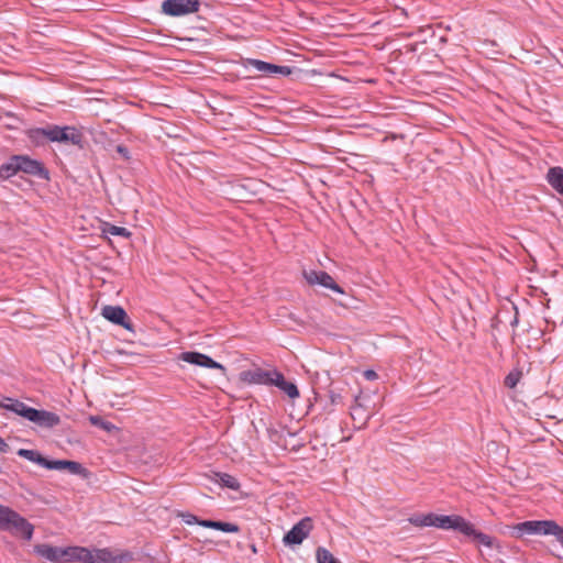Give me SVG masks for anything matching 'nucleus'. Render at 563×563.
Listing matches in <instances>:
<instances>
[{
  "label": "nucleus",
  "mask_w": 563,
  "mask_h": 563,
  "mask_svg": "<svg viewBox=\"0 0 563 563\" xmlns=\"http://www.w3.org/2000/svg\"><path fill=\"white\" fill-rule=\"evenodd\" d=\"M409 522L415 527H431L432 512L412 516L409 518Z\"/></svg>",
  "instance_id": "nucleus-24"
},
{
  "label": "nucleus",
  "mask_w": 563,
  "mask_h": 563,
  "mask_svg": "<svg viewBox=\"0 0 563 563\" xmlns=\"http://www.w3.org/2000/svg\"><path fill=\"white\" fill-rule=\"evenodd\" d=\"M13 162L19 164V173H24L40 179L48 180L49 172L45 165L27 155H13Z\"/></svg>",
  "instance_id": "nucleus-7"
},
{
  "label": "nucleus",
  "mask_w": 563,
  "mask_h": 563,
  "mask_svg": "<svg viewBox=\"0 0 563 563\" xmlns=\"http://www.w3.org/2000/svg\"><path fill=\"white\" fill-rule=\"evenodd\" d=\"M302 275L309 285H320L339 294L344 292L342 287L324 271H303Z\"/></svg>",
  "instance_id": "nucleus-11"
},
{
  "label": "nucleus",
  "mask_w": 563,
  "mask_h": 563,
  "mask_svg": "<svg viewBox=\"0 0 563 563\" xmlns=\"http://www.w3.org/2000/svg\"><path fill=\"white\" fill-rule=\"evenodd\" d=\"M277 373V369H271L266 371L261 367H255L247 371H242L239 374V379L242 383H245L247 385H265V386H273L274 382V374Z\"/></svg>",
  "instance_id": "nucleus-10"
},
{
  "label": "nucleus",
  "mask_w": 563,
  "mask_h": 563,
  "mask_svg": "<svg viewBox=\"0 0 563 563\" xmlns=\"http://www.w3.org/2000/svg\"><path fill=\"white\" fill-rule=\"evenodd\" d=\"M102 232L106 234L114 235V236H122L125 239H129L131 236V232L124 228V227H118L111 223H104V227L102 229Z\"/></svg>",
  "instance_id": "nucleus-22"
},
{
  "label": "nucleus",
  "mask_w": 563,
  "mask_h": 563,
  "mask_svg": "<svg viewBox=\"0 0 563 563\" xmlns=\"http://www.w3.org/2000/svg\"><path fill=\"white\" fill-rule=\"evenodd\" d=\"M545 179L548 184L563 197V167L554 166L550 167Z\"/></svg>",
  "instance_id": "nucleus-19"
},
{
  "label": "nucleus",
  "mask_w": 563,
  "mask_h": 563,
  "mask_svg": "<svg viewBox=\"0 0 563 563\" xmlns=\"http://www.w3.org/2000/svg\"><path fill=\"white\" fill-rule=\"evenodd\" d=\"M89 421L92 426L99 427L102 430L111 432L115 429V426L110 421L103 420L100 416H90Z\"/></svg>",
  "instance_id": "nucleus-26"
},
{
  "label": "nucleus",
  "mask_w": 563,
  "mask_h": 563,
  "mask_svg": "<svg viewBox=\"0 0 563 563\" xmlns=\"http://www.w3.org/2000/svg\"><path fill=\"white\" fill-rule=\"evenodd\" d=\"M34 552L53 563H123L131 559L130 553H113L111 550L84 547L60 548L51 544H36Z\"/></svg>",
  "instance_id": "nucleus-1"
},
{
  "label": "nucleus",
  "mask_w": 563,
  "mask_h": 563,
  "mask_svg": "<svg viewBox=\"0 0 563 563\" xmlns=\"http://www.w3.org/2000/svg\"><path fill=\"white\" fill-rule=\"evenodd\" d=\"M101 316L113 324L133 331V323L128 317L126 311L120 306H104L101 310Z\"/></svg>",
  "instance_id": "nucleus-13"
},
{
  "label": "nucleus",
  "mask_w": 563,
  "mask_h": 563,
  "mask_svg": "<svg viewBox=\"0 0 563 563\" xmlns=\"http://www.w3.org/2000/svg\"><path fill=\"white\" fill-rule=\"evenodd\" d=\"M184 521L187 525H192V523H197V521H200V520L196 516L188 514V515L184 516Z\"/></svg>",
  "instance_id": "nucleus-30"
},
{
  "label": "nucleus",
  "mask_w": 563,
  "mask_h": 563,
  "mask_svg": "<svg viewBox=\"0 0 563 563\" xmlns=\"http://www.w3.org/2000/svg\"><path fill=\"white\" fill-rule=\"evenodd\" d=\"M431 527L443 530H455L463 536L471 539L476 544L486 548L499 549V543L496 538L490 537L475 529V526L459 515H437L432 514Z\"/></svg>",
  "instance_id": "nucleus-2"
},
{
  "label": "nucleus",
  "mask_w": 563,
  "mask_h": 563,
  "mask_svg": "<svg viewBox=\"0 0 563 563\" xmlns=\"http://www.w3.org/2000/svg\"><path fill=\"white\" fill-rule=\"evenodd\" d=\"M52 142L71 144L77 146L79 150H84L86 146L84 133L74 125L60 126L52 124Z\"/></svg>",
  "instance_id": "nucleus-6"
},
{
  "label": "nucleus",
  "mask_w": 563,
  "mask_h": 563,
  "mask_svg": "<svg viewBox=\"0 0 563 563\" xmlns=\"http://www.w3.org/2000/svg\"><path fill=\"white\" fill-rule=\"evenodd\" d=\"M41 428L52 429L60 423V417L55 412L33 408L27 419Z\"/></svg>",
  "instance_id": "nucleus-15"
},
{
  "label": "nucleus",
  "mask_w": 563,
  "mask_h": 563,
  "mask_svg": "<svg viewBox=\"0 0 563 563\" xmlns=\"http://www.w3.org/2000/svg\"><path fill=\"white\" fill-rule=\"evenodd\" d=\"M179 360L201 367L225 371V367L222 364L199 352H183L179 354Z\"/></svg>",
  "instance_id": "nucleus-14"
},
{
  "label": "nucleus",
  "mask_w": 563,
  "mask_h": 563,
  "mask_svg": "<svg viewBox=\"0 0 563 563\" xmlns=\"http://www.w3.org/2000/svg\"><path fill=\"white\" fill-rule=\"evenodd\" d=\"M9 449V444L0 437V452L7 453Z\"/></svg>",
  "instance_id": "nucleus-32"
},
{
  "label": "nucleus",
  "mask_w": 563,
  "mask_h": 563,
  "mask_svg": "<svg viewBox=\"0 0 563 563\" xmlns=\"http://www.w3.org/2000/svg\"><path fill=\"white\" fill-rule=\"evenodd\" d=\"M5 400L8 401L7 404L0 402V408L12 411L26 420L29 419L33 407H29L23 401L10 397L5 398Z\"/></svg>",
  "instance_id": "nucleus-18"
},
{
  "label": "nucleus",
  "mask_w": 563,
  "mask_h": 563,
  "mask_svg": "<svg viewBox=\"0 0 563 563\" xmlns=\"http://www.w3.org/2000/svg\"><path fill=\"white\" fill-rule=\"evenodd\" d=\"M274 376L273 386H276L291 399L299 397L300 394L297 386L294 383L286 380L282 372L277 369V373L274 374Z\"/></svg>",
  "instance_id": "nucleus-17"
},
{
  "label": "nucleus",
  "mask_w": 563,
  "mask_h": 563,
  "mask_svg": "<svg viewBox=\"0 0 563 563\" xmlns=\"http://www.w3.org/2000/svg\"><path fill=\"white\" fill-rule=\"evenodd\" d=\"M522 377V372L518 368H515L508 373L505 377L504 384L506 387L514 389L517 384L520 382Z\"/></svg>",
  "instance_id": "nucleus-23"
},
{
  "label": "nucleus",
  "mask_w": 563,
  "mask_h": 563,
  "mask_svg": "<svg viewBox=\"0 0 563 563\" xmlns=\"http://www.w3.org/2000/svg\"><path fill=\"white\" fill-rule=\"evenodd\" d=\"M331 401L332 404H336L341 400V396L339 394L331 393Z\"/></svg>",
  "instance_id": "nucleus-33"
},
{
  "label": "nucleus",
  "mask_w": 563,
  "mask_h": 563,
  "mask_svg": "<svg viewBox=\"0 0 563 563\" xmlns=\"http://www.w3.org/2000/svg\"><path fill=\"white\" fill-rule=\"evenodd\" d=\"M317 561L318 563H340L333 554L324 549V548H318L316 552Z\"/></svg>",
  "instance_id": "nucleus-25"
},
{
  "label": "nucleus",
  "mask_w": 563,
  "mask_h": 563,
  "mask_svg": "<svg viewBox=\"0 0 563 563\" xmlns=\"http://www.w3.org/2000/svg\"><path fill=\"white\" fill-rule=\"evenodd\" d=\"M0 531L20 536L30 541L33 537L34 526L12 508L0 504Z\"/></svg>",
  "instance_id": "nucleus-4"
},
{
  "label": "nucleus",
  "mask_w": 563,
  "mask_h": 563,
  "mask_svg": "<svg viewBox=\"0 0 563 563\" xmlns=\"http://www.w3.org/2000/svg\"><path fill=\"white\" fill-rule=\"evenodd\" d=\"M16 454L47 470H67L70 474L84 478L89 476V471L79 462L69 460H48L36 450L19 449Z\"/></svg>",
  "instance_id": "nucleus-3"
},
{
  "label": "nucleus",
  "mask_w": 563,
  "mask_h": 563,
  "mask_svg": "<svg viewBox=\"0 0 563 563\" xmlns=\"http://www.w3.org/2000/svg\"><path fill=\"white\" fill-rule=\"evenodd\" d=\"M216 530L228 532V533H236L240 531V527L235 523L217 521Z\"/></svg>",
  "instance_id": "nucleus-27"
},
{
  "label": "nucleus",
  "mask_w": 563,
  "mask_h": 563,
  "mask_svg": "<svg viewBox=\"0 0 563 563\" xmlns=\"http://www.w3.org/2000/svg\"><path fill=\"white\" fill-rule=\"evenodd\" d=\"M117 152L120 153L123 157L129 158V150L125 146L118 145Z\"/></svg>",
  "instance_id": "nucleus-31"
},
{
  "label": "nucleus",
  "mask_w": 563,
  "mask_h": 563,
  "mask_svg": "<svg viewBox=\"0 0 563 563\" xmlns=\"http://www.w3.org/2000/svg\"><path fill=\"white\" fill-rule=\"evenodd\" d=\"M364 377L367 380H375L378 377V375H377V373L374 369H366L364 372Z\"/></svg>",
  "instance_id": "nucleus-29"
},
{
  "label": "nucleus",
  "mask_w": 563,
  "mask_h": 563,
  "mask_svg": "<svg viewBox=\"0 0 563 563\" xmlns=\"http://www.w3.org/2000/svg\"><path fill=\"white\" fill-rule=\"evenodd\" d=\"M517 322H518V319L516 317L511 324L515 325Z\"/></svg>",
  "instance_id": "nucleus-34"
},
{
  "label": "nucleus",
  "mask_w": 563,
  "mask_h": 563,
  "mask_svg": "<svg viewBox=\"0 0 563 563\" xmlns=\"http://www.w3.org/2000/svg\"><path fill=\"white\" fill-rule=\"evenodd\" d=\"M244 66H252L257 71L265 74L267 76H289L291 74V68L289 66H279L272 63H267L261 59L255 58H246L243 60Z\"/></svg>",
  "instance_id": "nucleus-12"
},
{
  "label": "nucleus",
  "mask_w": 563,
  "mask_h": 563,
  "mask_svg": "<svg viewBox=\"0 0 563 563\" xmlns=\"http://www.w3.org/2000/svg\"><path fill=\"white\" fill-rule=\"evenodd\" d=\"M216 476L218 477V482L220 483L221 486L233 490L240 489L241 485L234 476L228 473H216Z\"/></svg>",
  "instance_id": "nucleus-21"
},
{
  "label": "nucleus",
  "mask_w": 563,
  "mask_h": 563,
  "mask_svg": "<svg viewBox=\"0 0 563 563\" xmlns=\"http://www.w3.org/2000/svg\"><path fill=\"white\" fill-rule=\"evenodd\" d=\"M19 173V164L13 162V155L0 165V179L7 180Z\"/></svg>",
  "instance_id": "nucleus-20"
},
{
  "label": "nucleus",
  "mask_w": 563,
  "mask_h": 563,
  "mask_svg": "<svg viewBox=\"0 0 563 563\" xmlns=\"http://www.w3.org/2000/svg\"><path fill=\"white\" fill-rule=\"evenodd\" d=\"M199 0H165L162 3V12L169 16H181L198 12Z\"/></svg>",
  "instance_id": "nucleus-8"
},
{
  "label": "nucleus",
  "mask_w": 563,
  "mask_h": 563,
  "mask_svg": "<svg viewBox=\"0 0 563 563\" xmlns=\"http://www.w3.org/2000/svg\"><path fill=\"white\" fill-rule=\"evenodd\" d=\"M197 525H199L201 527H205V528H210V529H214L216 530L217 521H214V520H200V521H197Z\"/></svg>",
  "instance_id": "nucleus-28"
},
{
  "label": "nucleus",
  "mask_w": 563,
  "mask_h": 563,
  "mask_svg": "<svg viewBox=\"0 0 563 563\" xmlns=\"http://www.w3.org/2000/svg\"><path fill=\"white\" fill-rule=\"evenodd\" d=\"M313 529V521L310 517H303L285 533L283 542L286 545H299L308 538Z\"/></svg>",
  "instance_id": "nucleus-9"
},
{
  "label": "nucleus",
  "mask_w": 563,
  "mask_h": 563,
  "mask_svg": "<svg viewBox=\"0 0 563 563\" xmlns=\"http://www.w3.org/2000/svg\"><path fill=\"white\" fill-rule=\"evenodd\" d=\"M526 534L553 536L563 547V527L554 520H528L512 527V536L520 538Z\"/></svg>",
  "instance_id": "nucleus-5"
},
{
  "label": "nucleus",
  "mask_w": 563,
  "mask_h": 563,
  "mask_svg": "<svg viewBox=\"0 0 563 563\" xmlns=\"http://www.w3.org/2000/svg\"><path fill=\"white\" fill-rule=\"evenodd\" d=\"M27 139L36 146L52 142V124L44 128H32L26 131Z\"/></svg>",
  "instance_id": "nucleus-16"
},
{
  "label": "nucleus",
  "mask_w": 563,
  "mask_h": 563,
  "mask_svg": "<svg viewBox=\"0 0 563 563\" xmlns=\"http://www.w3.org/2000/svg\"><path fill=\"white\" fill-rule=\"evenodd\" d=\"M2 473H3V471H2V466L0 465V474H2Z\"/></svg>",
  "instance_id": "nucleus-35"
}]
</instances>
